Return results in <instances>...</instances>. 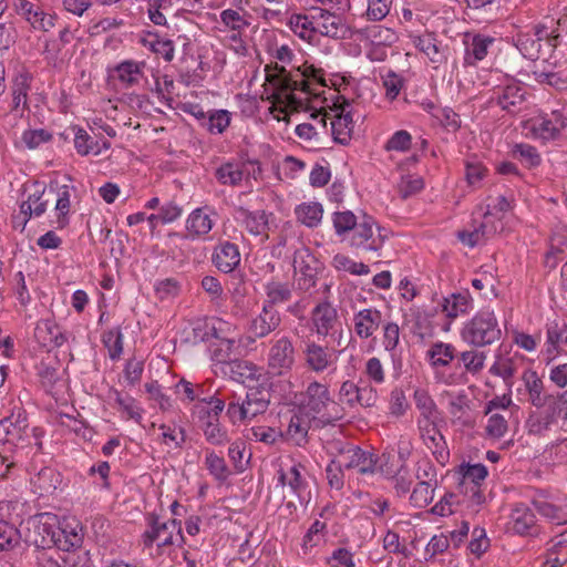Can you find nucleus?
Returning <instances> with one entry per match:
<instances>
[{
  "label": "nucleus",
  "mask_w": 567,
  "mask_h": 567,
  "mask_svg": "<svg viewBox=\"0 0 567 567\" xmlns=\"http://www.w3.org/2000/svg\"><path fill=\"white\" fill-rule=\"evenodd\" d=\"M268 54L276 61V74L267 75L274 103L285 107L298 109L310 96L318 97L327 86L326 72L309 62L287 70L296 59L292 47L288 43L274 42L268 45Z\"/></svg>",
  "instance_id": "obj_1"
},
{
  "label": "nucleus",
  "mask_w": 567,
  "mask_h": 567,
  "mask_svg": "<svg viewBox=\"0 0 567 567\" xmlns=\"http://www.w3.org/2000/svg\"><path fill=\"white\" fill-rule=\"evenodd\" d=\"M141 543L144 550L154 558L169 556L175 546L184 543L181 522L175 518L162 520L151 516L141 536Z\"/></svg>",
  "instance_id": "obj_2"
},
{
  "label": "nucleus",
  "mask_w": 567,
  "mask_h": 567,
  "mask_svg": "<svg viewBox=\"0 0 567 567\" xmlns=\"http://www.w3.org/2000/svg\"><path fill=\"white\" fill-rule=\"evenodd\" d=\"M270 400V390L265 385L250 386L245 398L231 392L227 396L226 414L233 424L251 421L267 411Z\"/></svg>",
  "instance_id": "obj_3"
},
{
  "label": "nucleus",
  "mask_w": 567,
  "mask_h": 567,
  "mask_svg": "<svg viewBox=\"0 0 567 567\" xmlns=\"http://www.w3.org/2000/svg\"><path fill=\"white\" fill-rule=\"evenodd\" d=\"M348 7L349 4H344V9L313 8L317 38L324 37L334 41L351 39L354 30L344 16Z\"/></svg>",
  "instance_id": "obj_4"
},
{
  "label": "nucleus",
  "mask_w": 567,
  "mask_h": 567,
  "mask_svg": "<svg viewBox=\"0 0 567 567\" xmlns=\"http://www.w3.org/2000/svg\"><path fill=\"white\" fill-rule=\"evenodd\" d=\"M501 330L493 310L483 309L478 311L462 330V338L465 342L475 347L491 344L498 340Z\"/></svg>",
  "instance_id": "obj_5"
},
{
  "label": "nucleus",
  "mask_w": 567,
  "mask_h": 567,
  "mask_svg": "<svg viewBox=\"0 0 567 567\" xmlns=\"http://www.w3.org/2000/svg\"><path fill=\"white\" fill-rule=\"evenodd\" d=\"M566 127L567 114L561 110L539 113L525 122L527 133L544 143L558 140Z\"/></svg>",
  "instance_id": "obj_6"
},
{
  "label": "nucleus",
  "mask_w": 567,
  "mask_h": 567,
  "mask_svg": "<svg viewBox=\"0 0 567 567\" xmlns=\"http://www.w3.org/2000/svg\"><path fill=\"white\" fill-rule=\"evenodd\" d=\"M386 238L385 229L381 228L370 216H364L350 236L344 237L351 247L373 252H379L382 249Z\"/></svg>",
  "instance_id": "obj_7"
},
{
  "label": "nucleus",
  "mask_w": 567,
  "mask_h": 567,
  "mask_svg": "<svg viewBox=\"0 0 567 567\" xmlns=\"http://www.w3.org/2000/svg\"><path fill=\"white\" fill-rule=\"evenodd\" d=\"M332 449L337 451V464L343 468L355 470L361 474L374 472L378 460L373 453L364 451L352 443L341 441L332 443Z\"/></svg>",
  "instance_id": "obj_8"
},
{
  "label": "nucleus",
  "mask_w": 567,
  "mask_h": 567,
  "mask_svg": "<svg viewBox=\"0 0 567 567\" xmlns=\"http://www.w3.org/2000/svg\"><path fill=\"white\" fill-rule=\"evenodd\" d=\"M467 358L462 357V362L460 357H449V359L430 357V364L434 370L436 381L449 385L454 384L460 381L470 364L474 363L475 367L483 365L484 357H472L471 362L466 361Z\"/></svg>",
  "instance_id": "obj_9"
},
{
  "label": "nucleus",
  "mask_w": 567,
  "mask_h": 567,
  "mask_svg": "<svg viewBox=\"0 0 567 567\" xmlns=\"http://www.w3.org/2000/svg\"><path fill=\"white\" fill-rule=\"evenodd\" d=\"M329 406H331V412L327 414L328 417H342L338 411V404L330 398L328 388L321 383L311 382L303 394V399L301 400V408L307 414L315 417L326 411Z\"/></svg>",
  "instance_id": "obj_10"
},
{
  "label": "nucleus",
  "mask_w": 567,
  "mask_h": 567,
  "mask_svg": "<svg viewBox=\"0 0 567 567\" xmlns=\"http://www.w3.org/2000/svg\"><path fill=\"white\" fill-rule=\"evenodd\" d=\"M218 214L210 206H202L193 209L186 220V236L190 240H208L210 231L217 221Z\"/></svg>",
  "instance_id": "obj_11"
},
{
  "label": "nucleus",
  "mask_w": 567,
  "mask_h": 567,
  "mask_svg": "<svg viewBox=\"0 0 567 567\" xmlns=\"http://www.w3.org/2000/svg\"><path fill=\"white\" fill-rule=\"evenodd\" d=\"M56 516L50 513H42L29 520V540L40 550L50 549L54 546V530Z\"/></svg>",
  "instance_id": "obj_12"
},
{
  "label": "nucleus",
  "mask_w": 567,
  "mask_h": 567,
  "mask_svg": "<svg viewBox=\"0 0 567 567\" xmlns=\"http://www.w3.org/2000/svg\"><path fill=\"white\" fill-rule=\"evenodd\" d=\"M417 426L423 443L432 452L435 460L444 464L449 460L450 453L446 447L445 439L436 427L434 421L425 415L417 420Z\"/></svg>",
  "instance_id": "obj_13"
},
{
  "label": "nucleus",
  "mask_w": 567,
  "mask_h": 567,
  "mask_svg": "<svg viewBox=\"0 0 567 567\" xmlns=\"http://www.w3.org/2000/svg\"><path fill=\"white\" fill-rule=\"evenodd\" d=\"M18 16L23 18L34 30L48 32L55 25L56 17L44 12L37 3L29 0H12Z\"/></svg>",
  "instance_id": "obj_14"
},
{
  "label": "nucleus",
  "mask_w": 567,
  "mask_h": 567,
  "mask_svg": "<svg viewBox=\"0 0 567 567\" xmlns=\"http://www.w3.org/2000/svg\"><path fill=\"white\" fill-rule=\"evenodd\" d=\"M525 94L524 86L516 82H509L504 86L494 89L489 103L508 113H517L525 102Z\"/></svg>",
  "instance_id": "obj_15"
},
{
  "label": "nucleus",
  "mask_w": 567,
  "mask_h": 567,
  "mask_svg": "<svg viewBox=\"0 0 567 567\" xmlns=\"http://www.w3.org/2000/svg\"><path fill=\"white\" fill-rule=\"evenodd\" d=\"M75 193V187L70 178L65 183L59 181L52 182L49 186L48 195L55 196L54 213L56 216V225L63 228L69 224V215L71 212V197Z\"/></svg>",
  "instance_id": "obj_16"
},
{
  "label": "nucleus",
  "mask_w": 567,
  "mask_h": 567,
  "mask_svg": "<svg viewBox=\"0 0 567 567\" xmlns=\"http://www.w3.org/2000/svg\"><path fill=\"white\" fill-rule=\"evenodd\" d=\"M54 547L63 551L79 548L83 542V529L74 518L55 523Z\"/></svg>",
  "instance_id": "obj_17"
},
{
  "label": "nucleus",
  "mask_w": 567,
  "mask_h": 567,
  "mask_svg": "<svg viewBox=\"0 0 567 567\" xmlns=\"http://www.w3.org/2000/svg\"><path fill=\"white\" fill-rule=\"evenodd\" d=\"M534 512L525 504H516L509 515L506 528L508 532L520 536H534L538 534Z\"/></svg>",
  "instance_id": "obj_18"
},
{
  "label": "nucleus",
  "mask_w": 567,
  "mask_h": 567,
  "mask_svg": "<svg viewBox=\"0 0 567 567\" xmlns=\"http://www.w3.org/2000/svg\"><path fill=\"white\" fill-rule=\"evenodd\" d=\"M330 133L334 142L347 145L354 128L350 105H342L330 115Z\"/></svg>",
  "instance_id": "obj_19"
},
{
  "label": "nucleus",
  "mask_w": 567,
  "mask_h": 567,
  "mask_svg": "<svg viewBox=\"0 0 567 567\" xmlns=\"http://www.w3.org/2000/svg\"><path fill=\"white\" fill-rule=\"evenodd\" d=\"M311 322L318 336H329L338 324V311L331 302H319L311 311Z\"/></svg>",
  "instance_id": "obj_20"
},
{
  "label": "nucleus",
  "mask_w": 567,
  "mask_h": 567,
  "mask_svg": "<svg viewBox=\"0 0 567 567\" xmlns=\"http://www.w3.org/2000/svg\"><path fill=\"white\" fill-rule=\"evenodd\" d=\"M303 467L300 464H293L289 468H280L278 471V482L290 489L301 503L309 501V493H307L308 483L301 473Z\"/></svg>",
  "instance_id": "obj_21"
},
{
  "label": "nucleus",
  "mask_w": 567,
  "mask_h": 567,
  "mask_svg": "<svg viewBox=\"0 0 567 567\" xmlns=\"http://www.w3.org/2000/svg\"><path fill=\"white\" fill-rule=\"evenodd\" d=\"M11 511L10 502H0V551L12 550L20 544V532L14 524L9 522Z\"/></svg>",
  "instance_id": "obj_22"
},
{
  "label": "nucleus",
  "mask_w": 567,
  "mask_h": 567,
  "mask_svg": "<svg viewBox=\"0 0 567 567\" xmlns=\"http://www.w3.org/2000/svg\"><path fill=\"white\" fill-rule=\"evenodd\" d=\"M545 350L548 354H567V323L564 319L548 320L546 326Z\"/></svg>",
  "instance_id": "obj_23"
},
{
  "label": "nucleus",
  "mask_w": 567,
  "mask_h": 567,
  "mask_svg": "<svg viewBox=\"0 0 567 567\" xmlns=\"http://www.w3.org/2000/svg\"><path fill=\"white\" fill-rule=\"evenodd\" d=\"M524 381L529 395V402L538 408L543 409L539 416L544 422V416L551 411V400H556L553 395H546L544 393L543 381L537 377L535 372H527L524 374Z\"/></svg>",
  "instance_id": "obj_24"
},
{
  "label": "nucleus",
  "mask_w": 567,
  "mask_h": 567,
  "mask_svg": "<svg viewBox=\"0 0 567 567\" xmlns=\"http://www.w3.org/2000/svg\"><path fill=\"white\" fill-rule=\"evenodd\" d=\"M45 195H48L45 188L37 185L33 193L29 194L28 199L21 203L18 216V218L21 217V229L24 228L30 218L40 217L45 213L50 202L49 198H44Z\"/></svg>",
  "instance_id": "obj_25"
},
{
  "label": "nucleus",
  "mask_w": 567,
  "mask_h": 567,
  "mask_svg": "<svg viewBox=\"0 0 567 567\" xmlns=\"http://www.w3.org/2000/svg\"><path fill=\"white\" fill-rule=\"evenodd\" d=\"M239 248L230 241H223L214 249L212 261L224 274L233 272L240 264Z\"/></svg>",
  "instance_id": "obj_26"
},
{
  "label": "nucleus",
  "mask_w": 567,
  "mask_h": 567,
  "mask_svg": "<svg viewBox=\"0 0 567 567\" xmlns=\"http://www.w3.org/2000/svg\"><path fill=\"white\" fill-rule=\"evenodd\" d=\"M144 61L125 60L113 69L112 76L127 89L140 84L144 78Z\"/></svg>",
  "instance_id": "obj_27"
},
{
  "label": "nucleus",
  "mask_w": 567,
  "mask_h": 567,
  "mask_svg": "<svg viewBox=\"0 0 567 567\" xmlns=\"http://www.w3.org/2000/svg\"><path fill=\"white\" fill-rule=\"evenodd\" d=\"M287 25L302 41L310 44L318 41L315 13L310 16L306 13H291L287 20Z\"/></svg>",
  "instance_id": "obj_28"
},
{
  "label": "nucleus",
  "mask_w": 567,
  "mask_h": 567,
  "mask_svg": "<svg viewBox=\"0 0 567 567\" xmlns=\"http://www.w3.org/2000/svg\"><path fill=\"white\" fill-rule=\"evenodd\" d=\"M34 337L48 352L62 346L66 340L60 327L51 320L39 321L34 329Z\"/></svg>",
  "instance_id": "obj_29"
},
{
  "label": "nucleus",
  "mask_w": 567,
  "mask_h": 567,
  "mask_svg": "<svg viewBox=\"0 0 567 567\" xmlns=\"http://www.w3.org/2000/svg\"><path fill=\"white\" fill-rule=\"evenodd\" d=\"M270 217H272V214L265 210H239V220L245 229L250 235L262 238H268L267 231L269 230Z\"/></svg>",
  "instance_id": "obj_30"
},
{
  "label": "nucleus",
  "mask_w": 567,
  "mask_h": 567,
  "mask_svg": "<svg viewBox=\"0 0 567 567\" xmlns=\"http://www.w3.org/2000/svg\"><path fill=\"white\" fill-rule=\"evenodd\" d=\"M31 477V485L40 496L52 494L61 484V474L51 466H43L39 471L35 467Z\"/></svg>",
  "instance_id": "obj_31"
},
{
  "label": "nucleus",
  "mask_w": 567,
  "mask_h": 567,
  "mask_svg": "<svg viewBox=\"0 0 567 567\" xmlns=\"http://www.w3.org/2000/svg\"><path fill=\"white\" fill-rule=\"evenodd\" d=\"M494 43V38L483 34H475L467 39L464 53V65L474 66L477 62L484 60L488 53L489 47Z\"/></svg>",
  "instance_id": "obj_32"
},
{
  "label": "nucleus",
  "mask_w": 567,
  "mask_h": 567,
  "mask_svg": "<svg viewBox=\"0 0 567 567\" xmlns=\"http://www.w3.org/2000/svg\"><path fill=\"white\" fill-rule=\"evenodd\" d=\"M382 322V313L375 308H367L354 313L355 333L361 338L371 337Z\"/></svg>",
  "instance_id": "obj_33"
},
{
  "label": "nucleus",
  "mask_w": 567,
  "mask_h": 567,
  "mask_svg": "<svg viewBox=\"0 0 567 567\" xmlns=\"http://www.w3.org/2000/svg\"><path fill=\"white\" fill-rule=\"evenodd\" d=\"M360 39L368 44L391 47L398 41L396 32L381 24L367 25L357 31Z\"/></svg>",
  "instance_id": "obj_34"
},
{
  "label": "nucleus",
  "mask_w": 567,
  "mask_h": 567,
  "mask_svg": "<svg viewBox=\"0 0 567 567\" xmlns=\"http://www.w3.org/2000/svg\"><path fill=\"white\" fill-rule=\"evenodd\" d=\"M32 75L23 72L19 73L12 85V111L22 116L28 109V94L31 89Z\"/></svg>",
  "instance_id": "obj_35"
},
{
  "label": "nucleus",
  "mask_w": 567,
  "mask_h": 567,
  "mask_svg": "<svg viewBox=\"0 0 567 567\" xmlns=\"http://www.w3.org/2000/svg\"><path fill=\"white\" fill-rule=\"evenodd\" d=\"M411 41L432 63L440 64L444 61L445 50L433 34L411 35Z\"/></svg>",
  "instance_id": "obj_36"
},
{
  "label": "nucleus",
  "mask_w": 567,
  "mask_h": 567,
  "mask_svg": "<svg viewBox=\"0 0 567 567\" xmlns=\"http://www.w3.org/2000/svg\"><path fill=\"white\" fill-rule=\"evenodd\" d=\"M279 322L280 317L274 307L264 306L262 311L252 319L249 330L256 337H264L276 329Z\"/></svg>",
  "instance_id": "obj_37"
},
{
  "label": "nucleus",
  "mask_w": 567,
  "mask_h": 567,
  "mask_svg": "<svg viewBox=\"0 0 567 567\" xmlns=\"http://www.w3.org/2000/svg\"><path fill=\"white\" fill-rule=\"evenodd\" d=\"M513 207L514 199L512 198H507L503 195L492 198L491 202L486 205L485 212L483 213V220L492 225H499L502 230V219L506 213L513 209Z\"/></svg>",
  "instance_id": "obj_38"
},
{
  "label": "nucleus",
  "mask_w": 567,
  "mask_h": 567,
  "mask_svg": "<svg viewBox=\"0 0 567 567\" xmlns=\"http://www.w3.org/2000/svg\"><path fill=\"white\" fill-rule=\"evenodd\" d=\"M441 308L445 316L453 320L458 316L467 313L472 309V298L466 291L452 293L443 299Z\"/></svg>",
  "instance_id": "obj_39"
},
{
  "label": "nucleus",
  "mask_w": 567,
  "mask_h": 567,
  "mask_svg": "<svg viewBox=\"0 0 567 567\" xmlns=\"http://www.w3.org/2000/svg\"><path fill=\"white\" fill-rule=\"evenodd\" d=\"M246 169L239 161H228L217 167L215 177L219 184L226 186H238L245 179Z\"/></svg>",
  "instance_id": "obj_40"
},
{
  "label": "nucleus",
  "mask_w": 567,
  "mask_h": 567,
  "mask_svg": "<svg viewBox=\"0 0 567 567\" xmlns=\"http://www.w3.org/2000/svg\"><path fill=\"white\" fill-rule=\"evenodd\" d=\"M228 372L230 378L239 383L258 380L261 375L260 368L240 358H236L228 363Z\"/></svg>",
  "instance_id": "obj_41"
},
{
  "label": "nucleus",
  "mask_w": 567,
  "mask_h": 567,
  "mask_svg": "<svg viewBox=\"0 0 567 567\" xmlns=\"http://www.w3.org/2000/svg\"><path fill=\"white\" fill-rule=\"evenodd\" d=\"M501 231L499 225H492L488 223H485L484 220L475 227L472 231L463 230L457 234V238L460 241L470 247L473 248L476 245H478L484 239L494 236Z\"/></svg>",
  "instance_id": "obj_42"
},
{
  "label": "nucleus",
  "mask_w": 567,
  "mask_h": 567,
  "mask_svg": "<svg viewBox=\"0 0 567 567\" xmlns=\"http://www.w3.org/2000/svg\"><path fill=\"white\" fill-rule=\"evenodd\" d=\"M441 400L447 403L449 413L454 420H462L470 410V399L465 391H443Z\"/></svg>",
  "instance_id": "obj_43"
},
{
  "label": "nucleus",
  "mask_w": 567,
  "mask_h": 567,
  "mask_svg": "<svg viewBox=\"0 0 567 567\" xmlns=\"http://www.w3.org/2000/svg\"><path fill=\"white\" fill-rule=\"evenodd\" d=\"M533 505L543 517L553 524L563 525L567 523V506H558L540 497L534 498Z\"/></svg>",
  "instance_id": "obj_44"
},
{
  "label": "nucleus",
  "mask_w": 567,
  "mask_h": 567,
  "mask_svg": "<svg viewBox=\"0 0 567 567\" xmlns=\"http://www.w3.org/2000/svg\"><path fill=\"white\" fill-rule=\"evenodd\" d=\"M296 216L297 219L305 226L309 228L317 227L321 220L323 215L322 205L319 203H302L296 207Z\"/></svg>",
  "instance_id": "obj_45"
},
{
  "label": "nucleus",
  "mask_w": 567,
  "mask_h": 567,
  "mask_svg": "<svg viewBox=\"0 0 567 567\" xmlns=\"http://www.w3.org/2000/svg\"><path fill=\"white\" fill-rule=\"evenodd\" d=\"M436 483L431 482H420L414 486V488L410 494V504L414 508H424L426 507L434 498V492L436 488Z\"/></svg>",
  "instance_id": "obj_46"
},
{
  "label": "nucleus",
  "mask_w": 567,
  "mask_h": 567,
  "mask_svg": "<svg viewBox=\"0 0 567 567\" xmlns=\"http://www.w3.org/2000/svg\"><path fill=\"white\" fill-rule=\"evenodd\" d=\"M204 463L209 474L216 481L223 483L229 477L230 471L225 458L221 455H218L215 451H206Z\"/></svg>",
  "instance_id": "obj_47"
},
{
  "label": "nucleus",
  "mask_w": 567,
  "mask_h": 567,
  "mask_svg": "<svg viewBox=\"0 0 567 567\" xmlns=\"http://www.w3.org/2000/svg\"><path fill=\"white\" fill-rule=\"evenodd\" d=\"M512 156L527 168L537 167L542 163V156L537 148L527 143L515 144L512 148Z\"/></svg>",
  "instance_id": "obj_48"
},
{
  "label": "nucleus",
  "mask_w": 567,
  "mask_h": 567,
  "mask_svg": "<svg viewBox=\"0 0 567 567\" xmlns=\"http://www.w3.org/2000/svg\"><path fill=\"white\" fill-rule=\"evenodd\" d=\"M202 429L206 441L212 445L220 446L229 442L227 430L220 425L217 417L207 420Z\"/></svg>",
  "instance_id": "obj_49"
},
{
  "label": "nucleus",
  "mask_w": 567,
  "mask_h": 567,
  "mask_svg": "<svg viewBox=\"0 0 567 567\" xmlns=\"http://www.w3.org/2000/svg\"><path fill=\"white\" fill-rule=\"evenodd\" d=\"M74 134V148L78 154L82 156H86L89 154L99 155L101 153V148L97 143L89 135V133L79 126L72 127Z\"/></svg>",
  "instance_id": "obj_50"
},
{
  "label": "nucleus",
  "mask_w": 567,
  "mask_h": 567,
  "mask_svg": "<svg viewBox=\"0 0 567 567\" xmlns=\"http://www.w3.org/2000/svg\"><path fill=\"white\" fill-rule=\"evenodd\" d=\"M210 134H223L230 125V113L227 110H214L200 123Z\"/></svg>",
  "instance_id": "obj_51"
},
{
  "label": "nucleus",
  "mask_w": 567,
  "mask_h": 567,
  "mask_svg": "<svg viewBox=\"0 0 567 567\" xmlns=\"http://www.w3.org/2000/svg\"><path fill=\"white\" fill-rule=\"evenodd\" d=\"M332 266L338 271H344L355 276H363L370 272L369 266L363 262H358L343 254L333 256Z\"/></svg>",
  "instance_id": "obj_52"
},
{
  "label": "nucleus",
  "mask_w": 567,
  "mask_h": 567,
  "mask_svg": "<svg viewBox=\"0 0 567 567\" xmlns=\"http://www.w3.org/2000/svg\"><path fill=\"white\" fill-rule=\"evenodd\" d=\"M332 223L336 234L339 237L350 236L354 227L358 225L355 215L350 210L336 212L332 216Z\"/></svg>",
  "instance_id": "obj_53"
},
{
  "label": "nucleus",
  "mask_w": 567,
  "mask_h": 567,
  "mask_svg": "<svg viewBox=\"0 0 567 567\" xmlns=\"http://www.w3.org/2000/svg\"><path fill=\"white\" fill-rule=\"evenodd\" d=\"M465 179L472 187H478L487 175V168L476 157H467L464 162Z\"/></svg>",
  "instance_id": "obj_54"
},
{
  "label": "nucleus",
  "mask_w": 567,
  "mask_h": 567,
  "mask_svg": "<svg viewBox=\"0 0 567 567\" xmlns=\"http://www.w3.org/2000/svg\"><path fill=\"white\" fill-rule=\"evenodd\" d=\"M393 0H367V10L362 17L370 22H380L391 11Z\"/></svg>",
  "instance_id": "obj_55"
},
{
  "label": "nucleus",
  "mask_w": 567,
  "mask_h": 567,
  "mask_svg": "<svg viewBox=\"0 0 567 567\" xmlns=\"http://www.w3.org/2000/svg\"><path fill=\"white\" fill-rule=\"evenodd\" d=\"M172 9L171 0H148L147 1V16L148 19L155 24L164 27L167 24L165 12Z\"/></svg>",
  "instance_id": "obj_56"
},
{
  "label": "nucleus",
  "mask_w": 567,
  "mask_h": 567,
  "mask_svg": "<svg viewBox=\"0 0 567 567\" xmlns=\"http://www.w3.org/2000/svg\"><path fill=\"white\" fill-rule=\"evenodd\" d=\"M551 411L544 416V429H548L553 423H556L559 419L567 423V390L551 400Z\"/></svg>",
  "instance_id": "obj_57"
},
{
  "label": "nucleus",
  "mask_w": 567,
  "mask_h": 567,
  "mask_svg": "<svg viewBox=\"0 0 567 567\" xmlns=\"http://www.w3.org/2000/svg\"><path fill=\"white\" fill-rule=\"evenodd\" d=\"M515 45L525 58L532 60L538 56L542 47L539 41L529 32L517 34Z\"/></svg>",
  "instance_id": "obj_58"
},
{
  "label": "nucleus",
  "mask_w": 567,
  "mask_h": 567,
  "mask_svg": "<svg viewBox=\"0 0 567 567\" xmlns=\"http://www.w3.org/2000/svg\"><path fill=\"white\" fill-rule=\"evenodd\" d=\"M220 21L225 27L238 32L249 25V21L243 10L225 9L220 12Z\"/></svg>",
  "instance_id": "obj_59"
},
{
  "label": "nucleus",
  "mask_w": 567,
  "mask_h": 567,
  "mask_svg": "<svg viewBox=\"0 0 567 567\" xmlns=\"http://www.w3.org/2000/svg\"><path fill=\"white\" fill-rule=\"evenodd\" d=\"M485 426L486 435L489 439L499 440L508 430L507 416L504 413H489Z\"/></svg>",
  "instance_id": "obj_60"
},
{
  "label": "nucleus",
  "mask_w": 567,
  "mask_h": 567,
  "mask_svg": "<svg viewBox=\"0 0 567 567\" xmlns=\"http://www.w3.org/2000/svg\"><path fill=\"white\" fill-rule=\"evenodd\" d=\"M392 482V487L398 497L408 495L413 484V475L409 467H403L398 474L388 477Z\"/></svg>",
  "instance_id": "obj_61"
},
{
  "label": "nucleus",
  "mask_w": 567,
  "mask_h": 567,
  "mask_svg": "<svg viewBox=\"0 0 567 567\" xmlns=\"http://www.w3.org/2000/svg\"><path fill=\"white\" fill-rule=\"evenodd\" d=\"M38 374L43 384L52 385L59 378L56 357H45L37 365Z\"/></svg>",
  "instance_id": "obj_62"
},
{
  "label": "nucleus",
  "mask_w": 567,
  "mask_h": 567,
  "mask_svg": "<svg viewBox=\"0 0 567 567\" xmlns=\"http://www.w3.org/2000/svg\"><path fill=\"white\" fill-rule=\"evenodd\" d=\"M487 476V468L483 464L468 465L463 470L461 486L467 488L472 485L481 486Z\"/></svg>",
  "instance_id": "obj_63"
},
{
  "label": "nucleus",
  "mask_w": 567,
  "mask_h": 567,
  "mask_svg": "<svg viewBox=\"0 0 567 567\" xmlns=\"http://www.w3.org/2000/svg\"><path fill=\"white\" fill-rule=\"evenodd\" d=\"M159 431L162 442L169 449H179L185 442V433L182 427L162 424Z\"/></svg>",
  "instance_id": "obj_64"
}]
</instances>
